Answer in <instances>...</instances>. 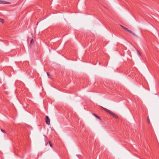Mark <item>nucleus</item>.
I'll return each instance as SVG.
<instances>
[{"mask_svg":"<svg viewBox=\"0 0 159 159\" xmlns=\"http://www.w3.org/2000/svg\"><path fill=\"white\" fill-rule=\"evenodd\" d=\"M99 64H100V62H99Z\"/></svg>","mask_w":159,"mask_h":159,"instance_id":"nucleus-14","label":"nucleus"},{"mask_svg":"<svg viewBox=\"0 0 159 159\" xmlns=\"http://www.w3.org/2000/svg\"><path fill=\"white\" fill-rule=\"evenodd\" d=\"M1 131L2 132H3L4 133H6L5 131V130H4L3 129H1Z\"/></svg>","mask_w":159,"mask_h":159,"instance_id":"nucleus-10","label":"nucleus"},{"mask_svg":"<svg viewBox=\"0 0 159 159\" xmlns=\"http://www.w3.org/2000/svg\"><path fill=\"white\" fill-rule=\"evenodd\" d=\"M45 121L46 123L48 125H49L50 124V119L48 116H46L45 117Z\"/></svg>","mask_w":159,"mask_h":159,"instance_id":"nucleus-3","label":"nucleus"},{"mask_svg":"<svg viewBox=\"0 0 159 159\" xmlns=\"http://www.w3.org/2000/svg\"><path fill=\"white\" fill-rule=\"evenodd\" d=\"M47 75H48V76H49V74L48 73V72H47Z\"/></svg>","mask_w":159,"mask_h":159,"instance_id":"nucleus-12","label":"nucleus"},{"mask_svg":"<svg viewBox=\"0 0 159 159\" xmlns=\"http://www.w3.org/2000/svg\"><path fill=\"white\" fill-rule=\"evenodd\" d=\"M93 115H94L95 117H96L97 118H98V119H99V120H101V119L100 118L99 116H98L97 115H96V114H93Z\"/></svg>","mask_w":159,"mask_h":159,"instance_id":"nucleus-5","label":"nucleus"},{"mask_svg":"<svg viewBox=\"0 0 159 159\" xmlns=\"http://www.w3.org/2000/svg\"><path fill=\"white\" fill-rule=\"evenodd\" d=\"M0 4H10V2H7L5 1L0 0Z\"/></svg>","mask_w":159,"mask_h":159,"instance_id":"nucleus-4","label":"nucleus"},{"mask_svg":"<svg viewBox=\"0 0 159 159\" xmlns=\"http://www.w3.org/2000/svg\"><path fill=\"white\" fill-rule=\"evenodd\" d=\"M148 122L149 124L150 123V120L148 117Z\"/></svg>","mask_w":159,"mask_h":159,"instance_id":"nucleus-11","label":"nucleus"},{"mask_svg":"<svg viewBox=\"0 0 159 159\" xmlns=\"http://www.w3.org/2000/svg\"><path fill=\"white\" fill-rule=\"evenodd\" d=\"M121 27L123 28V29H124L125 30H126V31L132 34L134 36H137L136 35V34H135L133 32H132L131 31L129 30L128 28H126V27H125L123 26H122V25H121Z\"/></svg>","mask_w":159,"mask_h":159,"instance_id":"nucleus-2","label":"nucleus"},{"mask_svg":"<svg viewBox=\"0 0 159 159\" xmlns=\"http://www.w3.org/2000/svg\"><path fill=\"white\" fill-rule=\"evenodd\" d=\"M49 143L50 145V146L52 147V144L51 142L50 141H49Z\"/></svg>","mask_w":159,"mask_h":159,"instance_id":"nucleus-9","label":"nucleus"},{"mask_svg":"<svg viewBox=\"0 0 159 159\" xmlns=\"http://www.w3.org/2000/svg\"><path fill=\"white\" fill-rule=\"evenodd\" d=\"M137 53L138 55H139V56H140V54L139 53V51L138 50H137Z\"/></svg>","mask_w":159,"mask_h":159,"instance_id":"nucleus-8","label":"nucleus"},{"mask_svg":"<svg viewBox=\"0 0 159 159\" xmlns=\"http://www.w3.org/2000/svg\"><path fill=\"white\" fill-rule=\"evenodd\" d=\"M4 20L3 19L0 18V22L2 23H3L4 22Z\"/></svg>","mask_w":159,"mask_h":159,"instance_id":"nucleus-6","label":"nucleus"},{"mask_svg":"<svg viewBox=\"0 0 159 159\" xmlns=\"http://www.w3.org/2000/svg\"><path fill=\"white\" fill-rule=\"evenodd\" d=\"M101 107L102 108L105 110L106 112L110 114H111V115L113 116L115 118H117V116L112 111H111L110 110H109L107 108H105L103 107Z\"/></svg>","mask_w":159,"mask_h":159,"instance_id":"nucleus-1","label":"nucleus"},{"mask_svg":"<svg viewBox=\"0 0 159 159\" xmlns=\"http://www.w3.org/2000/svg\"><path fill=\"white\" fill-rule=\"evenodd\" d=\"M48 144V143H46V145H47Z\"/></svg>","mask_w":159,"mask_h":159,"instance_id":"nucleus-13","label":"nucleus"},{"mask_svg":"<svg viewBox=\"0 0 159 159\" xmlns=\"http://www.w3.org/2000/svg\"><path fill=\"white\" fill-rule=\"evenodd\" d=\"M34 42V40L33 39H32L31 40H30V44L32 43H33Z\"/></svg>","mask_w":159,"mask_h":159,"instance_id":"nucleus-7","label":"nucleus"}]
</instances>
